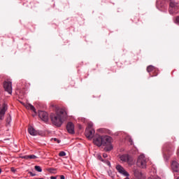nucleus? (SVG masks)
Wrapping results in <instances>:
<instances>
[{"label":"nucleus","mask_w":179,"mask_h":179,"mask_svg":"<svg viewBox=\"0 0 179 179\" xmlns=\"http://www.w3.org/2000/svg\"><path fill=\"white\" fill-rule=\"evenodd\" d=\"M103 158H107L108 157V155L106 153H103Z\"/></svg>","instance_id":"nucleus-28"},{"label":"nucleus","mask_w":179,"mask_h":179,"mask_svg":"<svg viewBox=\"0 0 179 179\" xmlns=\"http://www.w3.org/2000/svg\"><path fill=\"white\" fill-rule=\"evenodd\" d=\"M28 131H29V134L32 136H36L38 134V131L34 129V127H32L31 126L29 127Z\"/></svg>","instance_id":"nucleus-14"},{"label":"nucleus","mask_w":179,"mask_h":179,"mask_svg":"<svg viewBox=\"0 0 179 179\" xmlns=\"http://www.w3.org/2000/svg\"><path fill=\"white\" fill-rule=\"evenodd\" d=\"M66 129L70 134H75V126H74L73 123L69 122L66 126Z\"/></svg>","instance_id":"nucleus-10"},{"label":"nucleus","mask_w":179,"mask_h":179,"mask_svg":"<svg viewBox=\"0 0 179 179\" xmlns=\"http://www.w3.org/2000/svg\"><path fill=\"white\" fill-rule=\"evenodd\" d=\"M10 171L13 173H15L16 172V169L14 167H11L10 168Z\"/></svg>","instance_id":"nucleus-24"},{"label":"nucleus","mask_w":179,"mask_h":179,"mask_svg":"<svg viewBox=\"0 0 179 179\" xmlns=\"http://www.w3.org/2000/svg\"><path fill=\"white\" fill-rule=\"evenodd\" d=\"M107 164H108V166H110V162H107Z\"/></svg>","instance_id":"nucleus-33"},{"label":"nucleus","mask_w":179,"mask_h":179,"mask_svg":"<svg viewBox=\"0 0 179 179\" xmlns=\"http://www.w3.org/2000/svg\"><path fill=\"white\" fill-rule=\"evenodd\" d=\"M59 156L62 157L66 156V152L64 151H61L59 154Z\"/></svg>","instance_id":"nucleus-21"},{"label":"nucleus","mask_w":179,"mask_h":179,"mask_svg":"<svg viewBox=\"0 0 179 179\" xmlns=\"http://www.w3.org/2000/svg\"><path fill=\"white\" fill-rule=\"evenodd\" d=\"M60 179H65L64 176V175H61V176H60Z\"/></svg>","instance_id":"nucleus-29"},{"label":"nucleus","mask_w":179,"mask_h":179,"mask_svg":"<svg viewBox=\"0 0 179 179\" xmlns=\"http://www.w3.org/2000/svg\"><path fill=\"white\" fill-rule=\"evenodd\" d=\"M176 179H179V176Z\"/></svg>","instance_id":"nucleus-38"},{"label":"nucleus","mask_w":179,"mask_h":179,"mask_svg":"<svg viewBox=\"0 0 179 179\" xmlns=\"http://www.w3.org/2000/svg\"><path fill=\"white\" fill-rule=\"evenodd\" d=\"M29 173L31 175V176H36L35 173H33L32 172L29 171Z\"/></svg>","instance_id":"nucleus-27"},{"label":"nucleus","mask_w":179,"mask_h":179,"mask_svg":"<svg viewBox=\"0 0 179 179\" xmlns=\"http://www.w3.org/2000/svg\"><path fill=\"white\" fill-rule=\"evenodd\" d=\"M8 110V105L3 103L0 106V125L2 124V121L5 119V113Z\"/></svg>","instance_id":"nucleus-6"},{"label":"nucleus","mask_w":179,"mask_h":179,"mask_svg":"<svg viewBox=\"0 0 179 179\" xmlns=\"http://www.w3.org/2000/svg\"><path fill=\"white\" fill-rule=\"evenodd\" d=\"M147 71H148V73L155 71V66H148V67H147Z\"/></svg>","instance_id":"nucleus-16"},{"label":"nucleus","mask_w":179,"mask_h":179,"mask_svg":"<svg viewBox=\"0 0 179 179\" xmlns=\"http://www.w3.org/2000/svg\"><path fill=\"white\" fill-rule=\"evenodd\" d=\"M136 165L141 169H145L147 166V158L144 155H141L137 159Z\"/></svg>","instance_id":"nucleus-4"},{"label":"nucleus","mask_w":179,"mask_h":179,"mask_svg":"<svg viewBox=\"0 0 179 179\" xmlns=\"http://www.w3.org/2000/svg\"><path fill=\"white\" fill-rule=\"evenodd\" d=\"M157 179H161L160 178H157Z\"/></svg>","instance_id":"nucleus-39"},{"label":"nucleus","mask_w":179,"mask_h":179,"mask_svg":"<svg viewBox=\"0 0 179 179\" xmlns=\"http://www.w3.org/2000/svg\"><path fill=\"white\" fill-rule=\"evenodd\" d=\"M3 87L8 94H12V83L10 81H5L3 83Z\"/></svg>","instance_id":"nucleus-9"},{"label":"nucleus","mask_w":179,"mask_h":179,"mask_svg":"<svg viewBox=\"0 0 179 179\" xmlns=\"http://www.w3.org/2000/svg\"><path fill=\"white\" fill-rule=\"evenodd\" d=\"M27 108H29L31 111H34V113H35V114H36V109H35L34 106H32L31 104H29L28 106H27Z\"/></svg>","instance_id":"nucleus-17"},{"label":"nucleus","mask_w":179,"mask_h":179,"mask_svg":"<svg viewBox=\"0 0 179 179\" xmlns=\"http://www.w3.org/2000/svg\"><path fill=\"white\" fill-rule=\"evenodd\" d=\"M66 112L64 109H61L57 110L56 113H52L50 115V119L52 124L57 127H60L63 124V120L66 117Z\"/></svg>","instance_id":"nucleus-2"},{"label":"nucleus","mask_w":179,"mask_h":179,"mask_svg":"<svg viewBox=\"0 0 179 179\" xmlns=\"http://www.w3.org/2000/svg\"><path fill=\"white\" fill-rule=\"evenodd\" d=\"M171 169L173 172L179 173V164L177 161L173 160L171 163Z\"/></svg>","instance_id":"nucleus-12"},{"label":"nucleus","mask_w":179,"mask_h":179,"mask_svg":"<svg viewBox=\"0 0 179 179\" xmlns=\"http://www.w3.org/2000/svg\"><path fill=\"white\" fill-rule=\"evenodd\" d=\"M134 175L136 178V179H145V176L138 169L134 170Z\"/></svg>","instance_id":"nucleus-11"},{"label":"nucleus","mask_w":179,"mask_h":179,"mask_svg":"<svg viewBox=\"0 0 179 179\" xmlns=\"http://www.w3.org/2000/svg\"><path fill=\"white\" fill-rule=\"evenodd\" d=\"M55 171L54 169H50V172L52 173V171Z\"/></svg>","instance_id":"nucleus-32"},{"label":"nucleus","mask_w":179,"mask_h":179,"mask_svg":"<svg viewBox=\"0 0 179 179\" xmlns=\"http://www.w3.org/2000/svg\"><path fill=\"white\" fill-rule=\"evenodd\" d=\"M129 142L131 143V145H133V142L131 139L129 140Z\"/></svg>","instance_id":"nucleus-31"},{"label":"nucleus","mask_w":179,"mask_h":179,"mask_svg":"<svg viewBox=\"0 0 179 179\" xmlns=\"http://www.w3.org/2000/svg\"><path fill=\"white\" fill-rule=\"evenodd\" d=\"M35 179H44L43 178H35Z\"/></svg>","instance_id":"nucleus-37"},{"label":"nucleus","mask_w":179,"mask_h":179,"mask_svg":"<svg viewBox=\"0 0 179 179\" xmlns=\"http://www.w3.org/2000/svg\"><path fill=\"white\" fill-rule=\"evenodd\" d=\"M131 179H134V178H131Z\"/></svg>","instance_id":"nucleus-40"},{"label":"nucleus","mask_w":179,"mask_h":179,"mask_svg":"<svg viewBox=\"0 0 179 179\" xmlns=\"http://www.w3.org/2000/svg\"><path fill=\"white\" fill-rule=\"evenodd\" d=\"M92 124H88V128L85 129V137L88 139L93 138L95 131L92 128Z\"/></svg>","instance_id":"nucleus-5"},{"label":"nucleus","mask_w":179,"mask_h":179,"mask_svg":"<svg viewBox=\"0 0 179 179\" xmlns=\"http://www.w3.org/2000/svg\"><path fill=\"white\" fill-rule=\"evenodd\" d=\"M178 9H179V3L174 1H171L169 4V14L170 15L177 14L178 13Z\"/></svg>","instance_id":"nucleus-3"},{"label":"nucleus","mask_w":179,"mask_h":179,"mask_svg":"<svg viewBox=\"0 0 179 179\" xmlns=\"http://www.w3.org/2000/svg\"><path fill=\"white\" fill-rule=\"evenodd\" d=\"M175 23L178 24L179 25V16L176 17V20H175Z\"/></svg>","instance_id":"nucleus-22"},{"label":"nucleus","mask_w":179,"mask_h":179,"mask_svg":"<svg viewBox=\"0 0 179 179\" xmlns=\"http://www.w3.org/2000/svg\"><path fill=\"white\" fill-rule=\"evenodd\" d=\"M35 170L38 172H42V169L41 168L40 166H35Z\"/></svg>","instance_id":"nucleus-19"},{"label":"nucleus","mask_w":179,"mask_h":179,"mask_svg":"<svg viewBox=\"0 0 179 179\" xmlns=\"http://www.w3.org/2000/svg\"><path fill=\"white\" fill-rule=\"evenodd\" d=\"M98 159H99L101 162H103L101 155H98Z\"/></svg>","instance_id":"nucleus-26"},{"label":"nucleus","mask_w":179,"mask_h":179,"mask_svg":"<svg viewBox=\"0 0 179 179\" xmlns=\"http://www.w3.org/2000/svg\"><path fill=\"white\" fill-rule=\"evenodd\" d=\"M22 158L24 159H29V155L22 156Z\"/></svg>","instance_id":"nucleus-25"},{"label":"nucleus","mask_w":179,"mask_h":179,"mask_svg":"<svg viewBox=\"0 0 179 179\" xmlns=\"http://www.w3.org/2000/svg\"><path fill=\"white\" fill-rule=\"evenodd\" d=\"M157 76V73H155L154 76Z\"/></svg>","instance_id":"nucleus-35"},{"label":"nucleus","mask_w":179,"mask_h":179,"mask_svg":"<svg viewBox=\"0 0 179 179\" xmlns=\"http://www.w3.org/2000/svg\"><path fill=\"white\" fill-rule=\"evenodd\" d=\"M173 150V145L170 143H166L164 145L163 151L164 152H172Z\"/></svg>","instance_id":"nucleus-13"},{"label":"nucleus","mask_w":179,"mask_h":179,"mask_svg":"<svg viewBox=\"0 0 179 179\" xmlns=\"http://www.w3.org/2000/svg\"><path fill=\"white\" fill-rule=\"evenodd\" d=\"M124 179H129V177H126L125 178H124Z\"/></svg>","instance_id":"nucleus-36"},{"label":"nucleus","mask_w":179,"mask_h":179,"mask_svg":"<svg viewBox=\"0 0 179 179\" xmlns=\"http://www.w3.org/2000/svg\"><path fill=\"white\" fill-rule=\"evenodd\" d=\"M111 142L112 138L108 136H98L94 139V144L98 147L103 146L106 152H110L113 150Z\"/></svg>","instance_id":"nucleus-1"},{"label":"nucleus","mask_w":179,"mask_h":179,"mask_svg":"<svg viewBox=\"0 0 179 179\" xmlns=\"http://www.w3.org/2000/svg\"><path fill=\"white\" fill-rule=\"evenodd\" d=\"M115 168H116V170L120 173L122 174L123 176H124L126 177H129V173L121 165L117 164Z\"/></svg>","instance_id":"nucleus-8"},{"label":"nucleus","mask_w":179,"mask_h":179,"mask_svg":"<svg viewBox=\"0 0 179 179\" xmlns=\"http://www.w3.org/2000/svg\"><path fill=\"white\" fill-rule=\"evenodd\" d=\"M38 116H39V118L44 122H47L48 121V115L46 112L43 110H39Z\"/></svg>","instance_id":"nucleus-7"},{"label":"nucleus","mask_w":179,"mask_h":179,"mask_svg":"<svg viewBox=\"0 0 179 179\" xmlns=\"http://www.w3.org/2000/svg\"><path fill=\"white\" fill-rule=\"evenodd\" d=\"M50 179H57V177L56 176H51Z\"/></svg>","instance_id":"nucleus-30"},{"label":"nucleus","mask_w":179,"mask_h":179,"mask_svg":"<svg viewBox=\"0 0 179 179\" xmlns=\"http://www.w3.org/2000/svg\"><path fill=\"white\" fill-rule=\"evenodd\" d=\"M52 140H53L55 142H57V143H60V140H59V139L57 138H52Z\"/></svg>","instance_id":"nucleus-23"},{"label":"nucleus","mask_w":179,"mask_h":179,"mask_svg":"<svg viewBox=\"0 0 179 179\" xmlns=\"http://www.w3.org/2000/svg\"><path fill=\"white\" fill-rule=\"evenodd\" d=\"M37 159V157L34 155H29V159Z\"/></svg>","instance_id":"nucleus-20"},{"label":"nucleus","mask_w":179,"mask_h":179,"mask_svg":"<svg viewBox=\"0 0 179 179\" xmlns=\"http://www.w3.org/2000/svg\"><path fill=\"white\" fill-rule=\"evenodd\" d=\"M120 161L122 162H129V157L128 155H122L120 157Z\"/></svg>","instance_id":"nucleus-15"},{"label":"nucleus","mask_w":179,"mask_h":179,"mask_svg":"<svg viewBox=\"0 0 179 179\" xmlns=\"http://www.w3.org/2000/svg\"><path fill=\"white\" fill-rule=\"evenodd\" d=\"M10 121H11V117H10V115H7V118H6V123H7L8 124H10Z\"/></svg>","instance_id":"nucleus-18"},{"label":"nucleus","mask_w":179,"mask_h":179,"mask_svg":"<svg viewBox=\"0 0 179 179\" xmlns=\"http://www.w3.org/2000/svg\"><path fill=\"white\" fill-rule=\"evenodd\" d=\"M2 173V169L0 168V174Z\"/></svg>","instance_id":"nucleus-34"}]
</instances>
